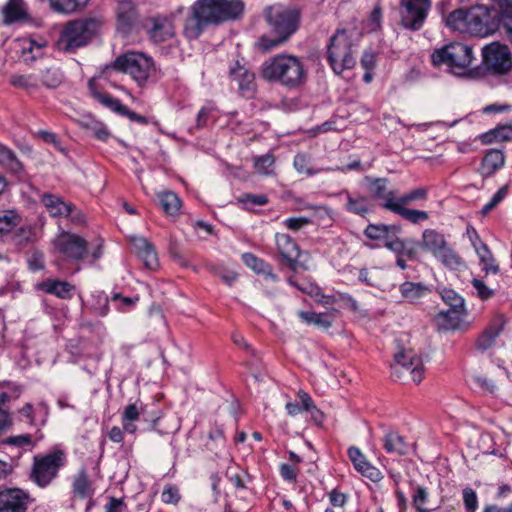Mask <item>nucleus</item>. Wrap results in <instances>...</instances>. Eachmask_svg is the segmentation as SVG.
Returning a JSON list of instances; mask_svg holds the SVG:
<instances>
[{
  "instance_id": "obj_1",
  "label": "nucleus",
  "mask_w": 512,
  "mask_h": 512,
  "mask_svg": "<svg viewBox=\"0 0 512 512\" xmlns=\"http://www.w3.org/2000/svg\"><path fill=\"white\" fill-rule=\"evenodd\" d=\"M244 11L241 0H196L184 22V34L197 39L210 25L238 19Z\"/></svg>"
},
{
  "instance_id": "obj_2",
  "label": "nucleus",
  "mask_w": 512,
  "mask_h": 512,
  "mask_svg": "<svg viewBox=\"0 0 512 512\" xmlns=\"http://www.w3.org/2000/svg\"><path fill=\"white\" fill-rule=\"evenodd\" d=\"M264 17L274 36H261L257 46L268 52L286 42L298 30L301 13L296 7L276 3L265 9Z\"/></svg>"
},
{
  "instance_id": "obj_3",
  "label": "nucleus",
  "mask_w": 512,
  "mask_h": 512,
  "mask_svg": "<svg viewBox=\"0 0 512 512\" xmlns=\"http://www.w3.org/2000/svg\"><path fill=\"white\" fill-rule=\"evenodd\" d=\"M360 39L361 32L356 27L338 29L330 38L327 58L336 74L355 66L354 54Z\"/></svg>"
},
{
  "instance_id": "obj_4",
  "label": "nucleus",
  "mask_w": 512,
  "mask_h": 512,
  "mask_svg": "<svg viewBox=\"0 0 512 512\" xmlns=\"http://www.w3.org/2000/svg\"><path fill=\"white\" fill-rule=\"evenodd\" d=\"M261 76L265 80L276 81L287 87H297L304 82L306 73L297 57L279 54L263 63Z\"/></svg>"
},
{
  "instance_id": "obj_5",
  "label": "nucleus",
  "mask_w": 512,
  "mask_h": 512,
  "mask_svg": "<svg viewBox=\"0 0 512 512\" xmlns=\"http://www.w3.org/2000/svg\"><path fill=\"white\" fill-rule=\"evenodd\" d=\"M102 26L98 17H82L68 21L62 28L57 41L60 51L71 53L88 45Z\"/></svg>"
},
{
  "instance_id": "obj_6",
  "label": "nucleus",
  "mask_w": 512,
  "mask_h": 512,
  "mask_svg": "<svg viewBox=\"0 0 512 512\" xmlns=\"http://www.w3.org/2000/svg\"><path fill=\"white\" fill-rule=\"evenodd\" d=\"M434 66L446 65L455 75H465L474 60L472 48L460 42L450 43L431 55Z\"/></svg>"
},
{
  "instance_id": "obj_7",
  "label": "nucleus",
  "mask_w": 512,
  "mask_h": 512,
  "mask_svg": "<svg viewBox=\"0 0 512 512\" xmlns=\"http://www.w3.org/2000/svg\"><path fill=\"white\" fill-rule=\"evenodd\" d=\"M113 68L128 74L139 86L145 85L154 72L152 59L143 53L134 51L118 56L114 60Z\"/></svg>"
},
{
  "instance_id": "obj_8",
  "label": "nucleus",
  "mask_w": 512,
  "mask_h": 512,
  "mask_svg": "<svg viewBox=\"0 0 512 512\" xmlns=\"http://www.w3.org/2000/svg\"><path fill=\"white\" fill-rule=\"evenodd\" d=\"M66 463L63 451L55 450L33 458L30 480L40 488H45L57 477L61 467Z\"/></svg>"
},
{
  "instance_id": "obj_9",
  "label": "nucleus",
  "mask_w": 512,
  "mask_h": 512,
  "mask_svg": "<svg viewBox=\"0 0 512 512\" xmlns=\"http://www.w3.org/2000/svg\"><path fill=\"white\" fill-rule=\"evenodd\" d=\"M391 365L392 376L403 381L420 383L424 377V364L412 350H404L395 354Z\"/></svg>"
},
{
  "instance_id": "obj_10",
  "label": "nucleus",
  "mask_w": 512,
  "mask_h": 512,
  "mask_svg": "<svg viewBox=\"0 0 512 512\" xmlns=\"http://www.w3.org/2000/svg\"><path fill=\"white\" fill-rule=\"evenodd\" d=\"M482 54L485 67L492 73L504 75L512 70V57L506 45L493 42L482 49Z\"/></svg>"
},
{
  "instance_id": "obj_11",
  "label": "nucleus",
  "mask_w": 512,
  "mask_h": 512,
  "mask_svg": "<svg viewBox=\"0 0 512 512\" xmlns=\"http://www.w3.org/2000/svg\"><path fill=\"white\" fill-rule=\"evenodd\" d=\"M431 8V0H400L401 23L404 27L420 30Z\"/></svg>"
},
{
  "instance_id": "obj_12",
  "label": "nucleus",
  "mask_w": 512,
  "mask_h": 512,
  "mask_svg": "<svg viewBox=\"0 0 512 512\" xmlns=\"http://www.w3.org/2000/svg\"><path fill=\"white\" fill-rule=\"evenodd\" d=\"M54 248L66 258L81 260L87 253V241L79 235L62 231L54 240Z\"/></svg>"
},
{
  "instance_id": "obj_13",
  "label": "nucleus",
  "mask_w": 512,
  "mask_h": 512,
  "mask_svg": "<svg viewBox=\"0 0 512 512\" xmlns=\"http://www.w3.org/2000/svg\"><path fill=\"white\" fill-rule=\"evenodd\" d=\"M232 82L238 86L239 93L245 97H252L256 90L255 74L250 71L246 63L236 60L229 68Z\"/></svg>"
},
{
  "instance_id": "obj_14",
  "label": "nucleus",
  "mask_w": 512,
  "mask_h": 512,
  "mask_svg": "<svg viewBox=\"0 0 512 512\" xmlns=\"http://www.w3.org/2000/svg\"><path fill=\"white\" fill-rule=\"evenodd\" d=\"M468 33L473 36L485 37L492 33L493 25L489 9L477 5L468 9Z\"/></svg>"
},
{
  "instance_id": "obj_15",
  "label": "nucleus",
  "mask_w": 512,
  "mask_h": 512,
  "mask_svg": "<svg viewBox=\"0 0 512 512\" xmlns=\"http://www.w3.org/2000/svg\"><path fill=\"white\" fill-rule=\"evenodd\" d=\"M147 32L155 43L165 42L175 35L173 18L165 15H157L150 18L147 23Z\"/></svg>"
},
{
  "instance_id": "obj_16",
  "label": "nucleus",
  "mask_w": 512,
  "mask_h": 512,
  "mask_svg": "<svg viewBox=\"0 0 512 512\" xmlns=\"http://www.w3.org/2000/svg\"><path fill=\"white\" fill-rule=\"evenodd\" d=\"M29 496L19 488L0 490V512H26Z\"/></svg>"
},
{
  "instance_id": "obj_17",
  "label": "nucleus",
  "mask_w": 512,
  "mask_h": 512,
  "mask_svg": "<svg viewBox=\"0 0 512 512\" xmlns=\"http://www.w3.org/2000/svg\"><path fill=\"white\" fill-rule=\"evenodd\" d=\"M275 240L277 250L282 257V260L291 270L297 271L300 266L298 262L300 252L297 244L287 234H276Z\"/></svg>"
},
{
  "instance_id": "obj_18",
  "label": "nucleus",
  "mask_w": 512,
  "mask_h": 512,
  "mask_svg": "<svg viewBox=\"0 0 512 512\" xmlns=\"http://www.w3.org/2000/svg\"><path fill=\"white\" fill-rule=\"evenodd\" d=\"M130 241L135 253L145 267L150 270L157 269L159 260L154 245L142 236H132Z\"/></svg>"
},
{
  "instance_id": "obj_19",
  "label": "nucleus",
  "mask_w": 512,
  "mask_h": 512,
  "mask_svg": "<svg viewBox=\"0 0 512 512\" xmlns=\"http://www.w3.org/2000/svg\"><path fill=\"white\" fill-rule=\"evenodd\" d=\"M368 183V189L373 198L382 200V206L390 211L391 205L396 204V192L389 188L386 178H365Z\"/></svg>"
},
{
  "instance_id": "obj_20",
  "label": "nucleus",
  "mask_w": 512,
  "mask_h": 512,
  "mask_svg": "<svg viewBox=\"0 0 512 512\" xmlns=\"http://www.w3.org/2000/svg\"><path fill=\"white\" fill-rule=\"evenodd\" d=\"M348 456L354 465V468L363 476L369 478L374 482L382 479V473L379 469L372 466L366 459L365 455L357 447H350L348 449Z\"/></svg>"
},
{
  "instance_id": "obj_21",
  "label": "nucleus",
  "mask_w": 512,
  "mask_h": 512,
  "mask_svg": "<svg viewBox=\"0 0 512 512\" xmlns=\"http://www.w3.org/2000/svg\"><path fill=\"white\" fill-rule=\"evenodd\" d=\"M506 325V318L503 315H496L491 321L488 328L478 338L476 345L480 350H486L490 348L496 337L501 333L504 326Z\"/></svg>"
},
{
  "instance_id": "obj_22",
  "label": "nucleus",
  "mask_w": 512,
  "mask_h": 512,
  "mask_svg": "<svg viewBox=\"0 0 512 512\" xmlns=\"http://www.w3.org/2000/svg\"><path fill=\"white\" fill-rule=\"evenodd\" d=\"M5 24H13L28 19L27 6L23 0H8L2 8Z\"/></svg>"
},
{
  "instance_id": "obj_23",
  "label": "nucleus",
  "mask_w": 512,
  "mask_h": 512,
  "mask_svg": "<svg viewBox=\"0 0 512 512\" xmlns=\"http://www.w3.org/2000/svg\"><path fill=\"white\" fill-rule=\"evenodd\" d=\"M21 58L25 63H32L45 55L47 41L44 39H25L21 41Z\"/></svg>"
},
{
  "instance_id": "obj_24",
  "label": "nucleus",
  "mask_w": 512,
  "mask_h": 512,
  "mask_svg": "<svg viewBox=\"0 0 512 512\" xmlns=\"http://www.w3.org/2000/svg\"><path fill=\"white\" fill-rule=\"evenodd\" d=\"M465 309H452L440 311L435 316V322L439 329L454 330L460 327L464 320Z\"/></svg>"
},
{
  "instance_id": "obj_25",
  "label": "nucleus",
  "mask_w": 512,
  "mask_h": 512,
  "mask_svg": "<svg viewBox=\"0 0 512 512\" xmlns=\"http://www.w3.org/2000/svg\"><path fill=\"white\" fill-rule=\"evenodd\" d=\"M41 203L46 208L51 217H65L70 211V203L65 202L62 198L54 194H43L41 196Z\"/></svg>"
},
{
  "instance_id": "obj_26",
  "label": "nucleus",
  "mask_w": 512,
  "mask_h": 512,
  "mask_svg": "<svg viewBox=\"0 0 512 512\" xmlns=\"http://www.w3.org/2000/svg\"><path fill=\"white\" fill-rule=\"evenodd\" d=\"M421 247L430 252L434 257L448 245L443 234L434 229H426L422 233Z\"/></svg>"
},
{
  "instance_id": "obj_27",
  "label": "nucleus",
  "mask_w": 512,
  "mask_h": 512,
  "mask_svg": "<svg viewBox=\"0 0 512 512\" xmlns=\"http://www.w3.org/2000/svg\"><path fill=\"white\" fill-rule=\"evenodd\" d=\"M383 447L389 454L399 456L406 455L409 451V444L404 437L396 431H388L383 437Z\"/></svg>"
},
{
  "instance_id": "obj_28",
  "label": "nucleus",
  "mask_w": 512,
  "mask_h": 512,
  "mask_svg": "<svg viewBox=\"0 0 512 512\" xmlns=\"http://www.w3.org/2000/svg\"><path fill=\"white\" fill-rule=\"evenodd\" d=\"M40 289L46 293L53 294L61 299L72 297L75 287L66 282L48 279L39 285Z\"/></svg>"
},
{
  "instance_id": "obj_29",
  "label": "nucleus",
  "mask_w": 512,
  "mask_h": 512,
  "mask_svg": "<svg viewBox=\"0 0 512 512\" xmlns=\"http://www.w3.org/2000/svg\"><path fill=\"white\" fill-rule=\"evenodd\" d=\"M338 310L332 309L328 313L298 312V316L307 324H314L317 327L329 329L336 317Z\"/></svg>"
},
{
  "instance_id": "obj_30",
  "label": "nucleus",
  "mask_w": 512,
  "mask_h": 512,
  "mask_svg": "<svg viewBox=\"0 0 512 512\" xmlns=\"http://www.w3.org/2000/svg\"><path fill=\"white\" fill-rule=\"evenodd\" d=\"M505 162L504 154L500 150L492 149L486 153L482 160L480 172L488 177L500 169Z\"/></svg>"
},
{
  "instance_id": "obj_31",
  "label": "nucleus",
  "mask_w": 512,
  "mask_h": 512,
  "mask_svg": "<svg viewBox=\"0 0 512 512\" xmlns=\"http://www.w3.org/2000/svg\"><path fill=\"white\" fill-rule=\"evenodd\" d=\"M143 412V407L138 403H131L127 405L122 412V426L123 430L127 433H135L137 426L134 424L139 420L140 415Z\"/></svg>"
},
{
  "instance_id": "obj_32",
  "label": "nucleus",
  "mask_w": 512,
  "mask_h": 512,
  "mask_svg": "<svg viewBox=\"0 0 512 512\" xmlns=\"http://www.w3.org/2000/svg\"><path fill=\"white\" fill-rule=\"evenodd\" d=\"M473 247L479 256L481 263L483 264V270L485 273L497 274L499 271V266L495 263V259L493 258V255L488 246L483 241H479V246L475 241H473Z\"/></svg>"
},
{
  "instance_id": "obj_33",
  "label": "nucleus",
  "mask_w": 512,
  "mask_h": 512,
  "mask_svg": "<svg viewBox=\"0 0 512 512\" xmlns=\"http://www.w3.org/2000/svg\"><path fill=\"white\" fill-rule=\"evenodd\" d=\"M73 493L80 498L91 497L94 493L92 483L84 469H81L74 477L72 483Z\"/></svg>"
},
{
  "instance_id": "obj_34",
  "label": "nucleus",
  "mask_w": 512,
  "mask_h": 512,
  "mask_svg": "<svg viewBox=\"0 0 512 512\" xmlns=\"http://www.w3.org/2000/svg\"><path fill=\"white\" fill-rule=\"evenodd\" d=\"M468 9H457L449 13L445 19L446 25L460 33H468Z\"/></svg>"
},
{
  "instance_id": "obj_35",
  "label": "nucleus",
  "mask_w": 512,
  "mask_h": 512,
  "mask_svg": "<svg viewBox=\"0 0 512 512\" xmlns=\"http://www.w3.org/2000/svg\"><path fill=\"white\" fill-rule=\"evenodd\" d=\"M400 227L396 225L370 224L366 227L364 234L372 240H389V235L399 233Z\"/></svg>"
},
{
  "instance_id": "obj_36",
  "label": "nucleus",
  "mask_w": 512,
  "mask_h": 512,
  "mask_svg": "<svg viewBox=\"0 0 512 512\" xmlns=\"http://www.w3.org/2000/svg\"><path fill=\"white\" fill-rule=\"evenodd\" d=\"M242 260L244 263L256 271L257 273H263L265 275L266 280H271L273 282L278 281V277L272 273L271 267L266 264L263 260L257 258L252 253H244L242 255Z\"/></svg>"
},
{
  "instance_id": "obj_37",
  "label": "nucleus",
  "mask_w": 512,
  "mask_h": 512,
  "mask_svg": "<svg viewBox=\"0 0 512 512\" xmlns=\"http://www.w3.org/2000/svg\"><path fill=\"white\" fill-rule=\"evenodd\" d=\"M90 0H49L50 8L57 13L72 14L83 9Z\"/></svg>"
},
{
  "instance_id": "obj_38",
  "label": "nucleus",
  "mask_w": 512,
  "mask_h": 512,
  "mask_svg": "<svg viewBox=\"0 0 512 512\" xmlns=\"http://www.w3.org/2000/svg\"><path fill=\"white\" fill-rule=\"evenodd\" d=\"M385 247L394 252L397 257L414 259L417 255L416 247L414 245L409 246L404 240L400 238L386 240Z\"/></svg>"
},
{
  "instance_id": "obj_39",
  "label": "nucleus",
  "mask_w": 512,
  "mask_h": 512,
  "mask_svg": "<svg viewBox=\"0 0 512 512\" xmlns=\"http://www.w3.org/2000/svg\"><path fill=\"white\" fill-rule=\"evenodd\" d=\"M390 211L400 215L405 220L417 224L428 220L429 214L426 211L409 209L401 204L391 205Z\"/></svg>"
},
{
  "instance_id": "obj_40",
  "label": "nucleus",
  "mask_w": 512,
  "mask_h": 512,
  "mask_svg": "<svg viewBox=\"0 0 512 512\" xmlns=\"http://www.w3.org/2000/svg\"><path fill=\"white\" fill-rule=\"evenodd\" d=\"M499 7L502 27L512 43V0H499Z\"/></svg>"
},
{
  "instance_id": "obj_41",
  "label": "nucleus",
  "mask_w": 512,
  "mask_h": 512,
  "mask_svg": "<svg viewBox=\"0 0 512 512\" xmlns=\"http://www.w3.org/2000/svg\"><path fill=\"white\" fill-rule=\"evenodd\" d=\"M21 222V216L15 210H0V235L10 233Z\"/></svg>"
},
{
  "instance_id": "obj_42",
  "label": "nucleus",
  "mask_w": 512,
  "mask_h": 512,
  "mask_svg": "<svg viewBox=\"0 0 512 512\" xmlns=\"http://www.w3.org/2000/svg\"><path fill=\"white\" fill-rule=\"evenodd\" d=\"M346 209L350 213L363 216L369 211V200L362 195L347 194Z\"/></svg>"
},
{
  "instance_id": "obj_43",
  "label": "nucleus",
  "mask_w": 512,
  "mask_h": 512,
  "mask_svg": "<svg viewBox=\"0 0 512 512\" xmlns=\"http://www.w3.org/2000/svg\"><path fill=\"white\" fill-rule=\"evenodd\" d=\"M428 289L420 283L404 282L400 286V292L404 298L413 302L423 297Z\"/></svg>"
},
{
  "instance_id": "obj_44",
  "label": "nucleus",
  "mask_w": 512,
  "mask_h": 512,
  "mask_svg": "<svg viewBox=\"0 0 512 512\" xmlns=\"http://www.w3.org/2000/svg\"><path fill=\"white\" fill-rule=\"evenodd\" d=\"M512 140V125H501L489 131L483 136V142L492 143L493 141L504 142Z\"/></svg>"
},
{
  "instance_id": "obj_45",
  "label": "nucleus",
  "mask_w": 512,
  "mask_h": 512,
  "mask_svg": "<svg viewBox=\"0 0 512 512\" xmlns=\"http://www.w3.org/2000/svg\"><path fill=\"white\" fill-rule=\"evenodd\" d=\"M64 80L63 73L57 67H50L41 73L42 84L48 89L59 87Z\"/></svg>"
},
{
  "instance_id": "obj_46",
  "label": "nucleus",
  "mask_w": 512,
  "mask_h": 512,
  "mask_svg": "<svg viewBox=\"0 0 512 512\" xmlns=\"http://www.w3.org/2000/svg\"><path fill=\"white\" fill-rule=\"evenodd\" d=\"M0 165L13 172H19L22 170V164L16 157L15 153L2 144H0Z\"/></svg>"
},
{
  "instance_id": "obj_47",
  "label": "nucleus",
  "mask_w": 512,
  "mask_h": 512,
  "mask_svg": "<svg viewBox=\"0 0 512 512\" xmlns=\"http://www.w3.org/2000/svg\"><path fill=\"white\" fill-rule=\"evenodd\" d=\"M160 205L168 215H175L181 206V201L173 192H164L159 195Z\"/></svg>"
},
{
  "instance_id": "obj_48",
  "label": "nucleus",
  "mask_w": 512,
  "mask_h": 512,
  "mask_svg": "<svg viewBox=\"0 0 512 512\" xmlns=\"http://www.w3.org/2000/svg\"><path fill=\"white\" fill-rule=\"evenodd\" d=\"M435 258L450 269H456L462 264L461 257L449 246V244L445 246V248H443Z\"/></svg>"
},
{
  "instance_id": "obj_49",
  "label": "nucleus",
  "mask_w": 512,
  "mask_h": 512,
  "mask_svg": "<svg viewBox=\"0 0 512 512\" xmlns=\"http://www.w3.org/2000/svg\"><path fill=\"white\" fill-rule=\"evenodd\" d=\"M293 165L296 171L300 174L313 176L320 172V170L313 168L311 157L305 153L296 154L294 157Z\"/></svg>"
},
{
  "instance_id": "obj_50",
  "label": "nucleus",
  "mask_w": 512,
  "mask_h": 512,
  "mask_svg": "<svg viewBox=\"0 0 512 512\" xmlns=\"http://www.w3.org/2000/svg\"><path fill=\"white\" fill-rule=\"evenodd\" d=\"M10 83L28 92L36 91L39 87L37 78L34 75H13L10 78Z\"/></svg>"
},
{
  "instance_id": "obj_51",
  "label": "nucleus",
  "mask_w": 512,
  "mask_h": 512,
  "mask_svg": "<svg viewBox=\"0 0 512 512\" xmlns=\"http://www.w3.org/2000/svg\"><path fill=\"white\" fill-rule=\"evenodd\" d=\"M298 397L300 399V402H301V407L304 411H308V412H311V416L312 418L316 421V422H321L322 421V418H323V415L322 413L316 408L312 398L309 396L308 393L304 392V391H299L298 393Z\"/></svg>"
},
{
  "instance_id": "obj_52",
  "label": "nucleus",
  "mask_w": 512,
  "mask_h": 512,
  "mask_svg": "<svg viewBox=\"0 0 512 512\" xmlns=\"http://www.w3.org/2000/svg\"><path fill=\"white\" fill-rule=\"evenodd\" d=\"M427 198V189L424 187L416 188L406 193L400 198H396V204L403 206L413 203L416 200H425Z\"/></svg>"
},
{
  "instance_id": "obj_53",
  "label": "nucleus",
  "mask_w": 512,
  "mask_h": 512,
  "mask_svg": "<svg viewBox=\"0 0 512 512\" xmlns=\"http://www.w3.org/2000/svg\"><path fill=\"white\" fill-rule=\"evenodd\" d=\"M443 301L452 309H465L464 300L452 289H444L441 292Z\"/></svg>"
},
{
  "instance_id": "obj_54",
  "label": "nucleus",
  "mask_w": 512,
  "mask_h": 512,
  "mask_svg": "<svg viewBox=\"0 0 512 512\" xmlns=\"http://www.w3.org/2000/svg\"><path fill=\"white\" fill-rule=\"evenodd\" d=\"M93 96L101 104L105 105L106 107L110 108L111 110L117 113H119L120 109H124V105H122L118 99L113 98L109 94L93 92Z\"/></svg>"
},
{
  "instance_id": "obj_55",
  "label": "nucleus",
  "mask_w": 512,
  "mask_h": 512,
  "mask_svg": "<svg viewBox=\"0 0 512 512\" xmlns=\"http://www.w3.org/2000/svg\"><path fill=\"white\" fill-rule=\"evenodd\" d=\"M238 201L243 204V206L247 209H250L254 206H262L268 202V199L263 194H245L241 196Z\"/></svg>"
},
{
  "instance_id": "obj_56",
  "label": "nucleus",
  "mask_w": 512,
  "mask_h": 512,
  "mask_svg": "<svg viewBox=\"0 0 512 512\" xmlns=\"http://www.w3.org/2000/svg\"><path fill=\"white\" fill-rule=\"evenodd\" d=\"M274 158L271 155H264L255 159V169L258 173L269 175L272 173Z\"/></svg>"
},
{
  "instance_id": "obj_57",
  "label": "nucleus",
  "mask_w": 512,
  "mask_h": 512,
  "mask_svg": "<svg viewBox=\"0 0 512 512\" xmlns=\"http://www.w3.org/2000/svg\"><path fill=\"white\" fill-rule=\"evenodd\" d=\"M9 400L10 396L7 393H0V434L11 425L9 414L4 409Z\"/></svg>"
},
{
  "instance_id": "obj_58",
  "label": "nucleus",
  "mask_w": 512,
  "mask_h": 512,
  "mask_svg": "<svg viewBox=\"0 0 512 512\" xmlns=\"http://www.w3.org/2000/svg\"><path fill=\"white\" fill-rule=\"evenodd\" d=\"M428 500V493L425 488L417 487L415 494L413 495V505L418 512H432L425 507Z\"/></svg>"
},
{
  "instance_id": "obj_59",
  "label": "nucleus",
  "mask_w": 512,
  "mask_h": 512,
  "mask_svg": "<svg viewBox=\"0 0 512 512\" xmlns=\"http://www.w3.org/2000/svg\"><path fill=\"white\" fill-rule=\"evenodd\" d=\"M34 233L30 227H21L13 235L12 239L16 245H25L33 241Z\"/></svg>"
},
{
  "instance_id": "obj_60",
  "label": "nucleus",
  "mask_w": 512,
  "mask_h": 512,
  "mask_svg": "<svg viewBox=\"0 0 512 512\" xmlns=\"http://www.w3.org/2000/svg\"><path fill=\"white\" fill-rule=\"evenodd\" d=\"M508 193V186H502L492 197V199L482 208V214L486 215L493 210Z\"/></svg>"
},
{
  "instance_id": "obj_61",
  "label": "nucleus",
  "mask_w": 512,
  "mask_h": 512,
  "mask_svg": "<svg viewBox=\"0 0 512 512\" xmlns=\"http://www.w3.org/2000/svg\"><path fill=\"white\" fill-rule=\"evenodd\" d=\"M463 501L467 512H475L478 507V499L475 491L471 488L463 490Z\"/></svg>"
},
{
  "instance_id": "obj_62",
  "label": "nucleus",
  "mask_w": 512,
  "mask_h": 512,
  "mask_svg": "<svg viewBox=\"0 0 512 512\" xmlns=\"http://www.w3.org/2000/svg\"><path fill=\"white\" fill-rule=\"evenodd\" d=\"M310 220L306 217H292L284 221V224L291 231L297 232L308 225Z\"/></svg>"
},
{
  "instance_id": "obj_63",
  "label": "nucleus",
  "mask_w": 512,
  "mask_h": 512,
  "mask_svg": "<svg viewBox=\"0 0 512 512\" xmlns=\"http://www.w3.org/2000/svg\"><path fill=\"white\" fill-rule=\"evenodd\" d=\"M472 285L481 299L486 300L493 296V291L482 280L473 279Z\"/></svg>"
},
{
  "instance_id": "obj_64",
  "label": "nucleus",
  "mask_w": 512,
  "mask_h": 512,
  "mask_svg": "<svg viewBox=\"0 0 512 512\" xmlns=\"http://www.w3.org/2000/svg\"><path fill=\"white\" fill-rule=\"evenodd\" d=\"M361 66L367 70L372 71L376 66V54L375 52L369 50L365 51L361 57Z\"/></svg>"
}]
</instances>
